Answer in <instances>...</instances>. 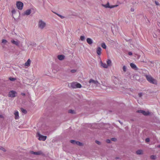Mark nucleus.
<instances>
[{
	"label": "nucleus",
	"instance_id": "6",
	"mask_svg": "<svg viewBox=\"0 0 160 160\" xmlns=\"http://www.w3.org/2000/svg\"><path fill=\"white\" fill-rule=\"evenodd\" d=\"M17 94L16 92L12 90L9 92L8 96L11 98H14L16 96V95Z\"/></svg>",
	"mask_w": 160,
	"mask_h": 160
},
{
	"label": "nucleus",
	"instance_id": "17",
	"mask_svg": "<svg viewBox=\"0 0 160 160\" xmlns=\"http://www.w3.org/2000/svg\"><path fill=\"white\" fill-rule=\"evenodd\" d=\"M101 66L104 68H107L108 67V65L105 63H103L102 61L101 62Z\"/></svg>",
	"mask_w": 160,
	"mask_h": 160
},
{
	"label": "nucleus",
	"instance_id": "3",
	"mask_svg": "<svg viewBox=\"0 0 160 160\" xmlns=\"http://www.w3.org/2000/svg\"><path fill=\"white\" fill-rule=\"evenodd\" d=\"M136 112L138 113H142L143 115L145 116H148L150 115V113L149 111L146 112L144 110H137L136 111Z\"/></svg>",
	"mask_w": 160,
	"mask_h": 160
},
{
	"label": "nucleus",
	"instance_id": "12",
	"mask_svg": "<svg viewBox=\"0 0 160 160\" xmlns=\"http://www.w3.org/2000/svg\"><path fill=\"white\" fill-rule=\"evenodd\" d=\"M65 56L63 55H58V58L60 60H62L65 58Z\"/></svg>",
	"mask_w": 160,
	"mask_h": 160
},
{
	"label": "nucleus",
	"instance_id": "51",
	"mask_svg": "<svg viewBox=\"0 0 160 160\" xmlns=\"http://www.w3.org/2000/svg\"><path fill=\"white\" fill-rule=\"evenodd\" d=\"M2 117H2V115H0V118H2Z\"/></svg>",
	"mask_w": 160,
	"mask_h": 160
},
{
	"label": "nucleus",
	"instance_id": "13",
	"mask_svg": "<svg viewBox=\"0 0 160 160\" xmlns=\"http://www.w3.org/2000/svg\"><path fill=\"white\" fill-rule=\"evenodd\" d=\"M87 43L89 45L92 44L93 43V41L92 39L89 38H88L86 40Z\"/></svg>",
	"mask_w": 160,
	"mask_h": 160
},
{
	"label": "nucleus",
	"instance_id": "25",
	"mask_svg": "<svg viewBox=\"0 0 160 160\" xmlns=\"http://www.w3.org/2000/svg\"><path fill=\"white\" fill-rule=\"evenodd\" d=\"M54 13L57 15L59 17L62 19H63L65 18V17L63 16H62L59 14H58L56 12H54Z\"/></svg>",
	"mask_w": 160,
	"mask_h": 160
},
{
	"label": "nucleus",
	"instance_id": "39",
	"mask_svg": "<svg viewBox=\"0 0 160 160\" xmlns=\"http://www.w3.org/2000/svg\"><path fill=\"white\" fill-rule=\"evenodd\" d=\"M155 3L156 5L157 6H159L160 5L159 2L157 1H155Z\"/></svg>",
	"mask_w": 160,
	"mask_h": 160
},
{
	"label": "nucleus",
	"instance_id": "20",
	"mask_svg": "<svg viewBox=\"0 0 160 160\" xmlns=\"http://www.w3.org/2000/svg\"><path fill=\"white\" fill-rule=\"evenodd\" d=\"M43 153L42 151H39L37 152H35V154L36 155H42Z\"/></svg>",
	"mask_w": 160,
	"mask_h": 160
},
{
	"label": "nucleus",
	"instance_id": "2",
	"mask_svg": "<svg viewBox=\"0 0 160 160\" xmlns=\"http://www.w3.org/2000/svg\"><path fill=\"white\" fill-rule=\"evenodd\" d=\"M102 6L105 7L106 8H113L117 7L118 5H110V4L109 2H107L106 4H101Z\"/></svg>",
	"mask_w": 160,
	"mask_h": 160
},
{
	"label": "nucleus",
	"instance_id": "34",
	"mask_svg": "<svg viewBox=\"0 0 160 160\" xmlns=\"http://www.w3.org/2000/svg\"><path fill=\"white\" fill-rule=\"evenodd\" d=\"M80 38V39L82 41H84L85 39V37L83 36H81Z\"/></svg>",
	"mask_w": 160,
	"mask_h": 160
},
{
	"label": "nucleus",
	"instance_id": "18",
	"mask_svg": "<svg viewBox=\"0 0 160 160\" xmlns=\"http://www.w3.org/2000/svg\"><path fill=\"white\" fill-rule=\"evenodd\" d=\"M107 65L108 66H111L112 65V62L110 59H108L107 61Z\"/></svg>",
	"mask_w": 160,
	"mask_h": 160
},
{
	"label": "nucleus",
	"instance_id": "53",
	"mask_svg": "<svg viewBox=\"0 0 160 160\" xmlns=\"http://www.w3.org/2000/svg\"><path fill=\"white\" fill-rule=\"evenodd\" d=\"M150 62L151 63H152V61H151Z\"/></svg>",
	"mask_w": 160,
	"mask_h": 160
},
{
	"label": "nucleus",
	"instance_id": "40",
	"mask_svg": "<svg viewBox=\"0 0 160 160\" xmlns=\"http://www.w3.org/2000/svg\"><path fill=\"white\" fill-rule=\"evenodd\" d=\"M106 142L107 143H110L111 142V140H110V139H107L106 141Z\"/></svg>",
	"mask_w": 160,
	"mask_h": 160
},
{
	"label": "nucleus",
	"instance_id": "41",
	"mask_svg": "<svg viewBox=\"0 0 160 160\" xmlns=\"http://www.w3.org/2000/svg\"><path fill=\"white\" fill-rule=\"evenodd\" d=\"M145 141L146 142H149L150 141V139L148 138H146L145 139Z\"/></svg>",
	"mask_w": 160,
	"mask_h": 160
},
{
	"label": "nucleus",
	"instance_id": "23",
	"mask_svg": "<svg viewBox=\"0 0 160 160\" xmlns=\"http://www.w3.org/2000/svg\"><path fill=\"white\" fill-rule=\"evenodd\" d=\"M101 47L104 49H106V46L104 42H103L101 44Z\"/></svg>",
	"mask_w": 160,
	"mask_h": 160
},
{
	"label": "nucleus",
	"instance_id": "35",
	"mask_svg": "<svg viewBox=\"0 0 160 160\" xmlns=\"http://www.w3.org/2000/svg\"><path fill=\"white\" fill-rule=\"evenodd\" d=\"M122 69L124 72H126V67L125 66H124L122 68Z\"/></svg>",
	"mask_w": 160,
	"mask_h": 160
},
{
	"label": "nucleus",
	"instance_id": "45",
	"mask_svg": "<svg viewBox=\"0 0 160 160\" xmlns=\"http://www.w3.org/2000/svg\"><path fill=\"white\" fill-rule=\"evenodd\" d=\"M128 54L129 55H132V53L131 52H129L128 53Z\"/></svg>",
	"mask_w": 160,
	"mask_h": 160
},
{
	"label": "nucleus",
	"instance_id": "4",
	"mask_svg": "<svg viewBox=\"0 0 160 160\" xmlns=\"http://www.w3.org/2000/svg\"><path fill=\"white\" fill-rule=\"evenodd\" d=\"M37 134L39 137L38 139L39 140L45 141L46 140L47 138L46 136H44L41 135L38 132H37Z\"/></svg>",
	"mask_w": 160,
	"mask_h": 160
},
{
	"label": "nucleus",
	"instance_id": "22",
	"mask_svg": "<svg viewBox=\"0 0 160 160\" xmlns=\"http://www.w3.org/2000/svg\"><path fill=\"white\" fill-rule=\"evenodd\" d=\"M75 144L79 146H82L83 145L82 143L79 142V141H76Z\"/></svg>",
	"mask_w": 160,
	"mask_h": 160
},
{
	"label": "nucleus",
	"instance_id": "37",
	"mask_svg": "<svg viewBox=\"0 0 160 160\" xmlns=\"http://www.w3.org/2000/svg\"><path fill=\"white\" fill-rule=\"evenodd\" d=\"M30 45H32V46H34V47H35L36 46V43H34V42H32L30 44Z\"/></svg>",
	"mask_w": 160,
	"mask_h": 160
},
{
	"label": "nucleus",
	"instance_id": "15",
	"mask_svg": "<svg viewBox=\"0 0 160 160\" xmlns=\"http://www.w3.org/2000/svg\"><path fill=\"white\" fill-rule=\"evenodd\" d=\"M101 48L100 47L97 48V53L98 55H100L101 54Z\"/></svg>",
	"mask_w": 160,
	"mask_h": 160
},
{
	"label": "nucleus",
	"instance_id": "30",
	"mask_svg": "<svg viewBox=\"0 0 160 160\" xmlns=\"http://www.w3.org/2000/svg\"><path fill=\"white\" fill-rule=\"evenodd\" d=\"M156 158V156L154 155H151L150 156V158L152 159H155Z\"/></svg>",
	"mask_w": 160,
	"mask_h": 160
},
{
	"label": "nucleus",
	"instance_id": "1",
	"mask_svg": "<svg viewBox=\"0 0 160 160\" xmlns=\"http://www.w3.org/2000/svg\"><path fill=\"white\" fill-rule=\"evenodd\" d=\"M145 76L147 80L149 82L155 85L157 84V80L153 78L151 76L146 75Z\"/></svg>",
	"mask_w": 160,
	"mask_h": 160
},
{
	"label": "nucleus",
	"instance_id": "29",
	"mask_svg": "<svg viewBox=\"0 0 160 160\" xmlns=\"http://www.w3.org/2000/svg\"><path fill=\"white\" fill-rule=\"evenodd\" d=\"M9 79L11 81H14L16 80V79L15 78H13L12 77H10L9 78Z\"/></svg>",
	"mask_w": 160,
	"mask_h": 160
},
{
	"label": "nucleus",
	"instance_id": "28",
	"mask_svg": "<svg viewBox=\"0 0 160 160\" xmlns=\"http://www.w3.org/2000/svg\"><path fill=\"white\" fill-rule=\"evenodd\" d=\"M0 150H1L3 151L4 152H5L6 151V149L4 148L3 147L0 146Z\"/></svg>",
	"mask_w": 160,
	"mask_h": 160
},
{
	"label": "nucleus",
	"instance_id": "7",
	"mask_svg": "<svg viewBox=\"0 0 160 160\" xmlns=\"http://www.w3.org/2000/svg\"><path fill=\"white\" fill-rule=\"evenodd\" d=\"M17 7L18 9L21 10L22 9L23 3L21 2L18 1L16 3Z\"/></svg>",
	"mask_w": 160,
	"mask_h": 160
},
{
	"label": "nucleus",
	"instance_id": "10",
	"mask_svg": "<svg viewBox=\"0 0 160 160\" xmlns=\"http://www.w3.org/2000/svg\"><path fill=\"white\" fill-rule=\"evenodd\" d=\"M89 83H93L94 85H97L98 84V82L97 81H96L93 80L92 79H91L89 81Z\"/></svg>",
	"mask_w": 160,
	"mask_h": 160
},
{
	"label": "nucleus",
	"instance_id": "9",
	"mask_svg": "<svg viewBox=\"0 0 160 160\" xmlns=\"http://www.w3.org/2000/svg\"><path fill=\"white\" fill-rule=\"evenodd\" d=\"M31 9H29L26 10L24 12L23 14V15H29L31 13Z\"/></svg>",
	"mask_w": 160,
	"mask_h": 160
},
{
	"label": "nucleus",
	"instance_id": "26",
	"mask_svg": "<svg viewBox=\"0 0 160 160\" xmlns=\"http://www.w3.org/2000/svg\"><path fill=\"white\" fill-rule=\"evenodd\" d=\"M68 112L69 113H71L72 114L75 113L74 110H72V109H70V110H68Z\"/></svg>",
	"mask_w": 160,
	"mask_h": 160
},
{
	"label": "nucleus",
	"instance_id": "19",
	"mask_svg": "<svg viewBox=\"0 0 160 160\" xmlns=\"http://www.w3.org/2000/svg\"><path fill=\"white\" fill-rule=\"evenodd\" d=\"M136 153L138 155H141L142 154V151L141 150H138L136 151Z\"/></svg>",
	"mask_w": 160,
	"mask_h": 160
},
{
	"label": "nucleus",
	"instance_id": "44",
	"mask_svg": "<svg viewBox=\"0 0 160 160\" xmlns=\"http://www.w3.org/2000/svg\"><path fill=\"white\" fill-rule=\"evenodd\" d=\"M30 153H31V154H35V152H34L33 151H30Z\"/></svg>",
	"mask_w": 160,
	"mask_h": 160
},
{
	"label": "nucleus",
	"instance_id": "48",
	"mask_svg": "<svg viewBox=\"0 0 160 160\" xmlns=\"http://www.w3.org/2000/svg\"><path fill=\"white\" fill-rule=\"evenodd\" d=\"M131 11L132 12H133L134 11V9L133 8H131Z\"/></svg>",
	"mask_w": 160,
	"mask_h": 160
},
{
	"label": "nucleus",
	"instance_id": "16",
	"mask_svg": "<svg viewBox=\"0 0 160 160\" xmlns=\"http://www.w3.org/2000/svg\"><path fill=\"white\" fill-rule=\"evenodd\" d=\"M31 60L29 59L27 62L25 63V65L27 66H29L30 65Z\"/></svg>",
	"mask_w": 160,
	"mask_h": 160
},
{
	"label": "nucleus",
	"instance_id": "50",
	"mask_svg": "<svg viewBox=\"0 0 160 160\" xmlns=\"http://www.w3.org/2000/svg\"><path fill=\"white\" fill-rule=\"evenodd\" d=\"M157 147L158 148H160V145H158Z\"/></svg>",
	"mask_w": 160,
	"mask_h": 160
},
{
	"label": "nucleus",
	"instance_id": "38",
	"mask_svg": "<svg viewBox=\"0 0 160 160\" xmlns=\"http://www.w3.org/2000/svg\"><path fill=\"white\" fill-rule=\"evenodd\" d=\"M111 140L115 142L117 141V139L115 138H112L111 139Z\"/></svg>",
	"mask_w": 160,
	"mask_h": 160
},
{
	"label": "nucleus",
	"instance_id": "33",
	"mask_svg": "<svg viewBox=\"0 0 160 160\" xmlns=\"http://www.w3.org/2000/svg\"><path fill=\"white\" fill-rule=\"evenodd\" d=\"M76 141L74 140H72L70 141V142L73 144H75Z\"/></svg>",
	"mask_w": 160,
	"mask_h": 160
},
{
	"label": "nucleus",
	"instance_id": "5",
	"mask_svg": "<svg viewBox=\"0 0 160 160\" xmlns=\"http://www.w3.org/2000/svg\"><path fill=\"white\" fill-rule=\"evenodd\" d=\"M38 27L41 29H43L46 26V23L42 20H40L38 22Z\"/></svg>",
	"mask_w": 160,
	"mask_h": 160
},
{
	"label": "nucleus",
	"instance_id": "11",
	"mask_svg": "<svg viewBox=\"0 0 160 160\" xmlns=\"http://www.w3.org/2000/svg\"><path fill=\"white\" fill-rule=\"evenodd\" d=\"M130 65L132 68L136 70H138V68L136 66L135 64L133 63H130Z\"/></svg>",
	"mask_w": 160,
	"mask_h": 160
},
{
	"label": "nucleus",
	"instance_id": "43",
	"mask_svg": "<svg viewBox=\"0 0 160 160\" xmlns=\"http://www.w3.org/2000/svg\"><path fill=\"white\" fill-rule=\"evenodd\" d=\"M76 70H75V69H72V70L71 71V72L72 73H74V72H76Z\"/></svg>",
	"mask_w": 160,
	"mask_h": 160
},
{
	"label": "nucleus",
	"instance_id": "27",
	"mask_svg": "<svg viewBox=\"0 0 160 160\" xmlns=\"http://www.w3.org/2000/svg\"><path fill=\"white\" fill-rule=\"evenodd\" d=\"M76 88H81L82 87L81 85L79 83H76Z\"/></svg>",
	"mask_w": 160,
	"mask_h": 160
},
{
	"label": "nucleus",
	"instance_id": "8",
	"mask_svg": "<svg viewBox=\"0 0 160 160\" xmlns=\"http://www.w3.org/2000/svg\"><path fill=\"white\" fill-rule=\"evenodd\" d=\"M11 42L13 44L17 46H19V44L20 43V42L18 40H16V41H15L13 39H12L11 40Z\"/></svg>",
	"mask_w": 160,
	"mask_h": 160
},
{
	"label": "nucleus",
	"instance_id": "42",
	"mask_svg": "<svg viewBox=\"0 0 160 160\" xmlns=\"http://www.w3.org/2000/svg\"><path fill=\"white\" fill-rule=\"evenodd\" d=\"M138 96L139 97H141L142 95V92L139 93L138 94Z\"/></svg>",
	"mask_w": 160,
	"mask_h": 160
},
{
	"label": "nucleus",
	"instance_id": "21",
	"mask_svg": "<svg viewBox=\"0 0 160 160\" xmlns=\"http://www.w3.org/2000/svg\"><path fill=\"white\" fill-rule=\"evenodd\" d=\"M76 82H72L71 83V86L72 88H76Z\"/></svg>",
	"mask_w": 160,
	"mask_h": 160
},
{
	"label": "nucleus",
	"instance_id": "24",
	"mask_svg": "<svg viewBox=\"0 0 160 160\" xmlns=\"http://www.w3.org/2000/svg\"><path fill=\"white\" fill-rule=\"evenodd\" d=\"M21 110L22 112L24 113V114L27 113V111L25 109H24L22 108H21Z\"/></svg>",
	"mask_w": 160,
	"mask_h": 160
},
{
	"label": "nucleus",
	"instance_id": "31",
	"mask_svg": "<svg viewBox=\"0 0 160 160\" xmlns=\"http://www.w3.org/2000/svg\"><path fill=\"white\" fill-rule=\"evenodd\" d=\"M16 13V10H15V9H13L12 11V17L13 18H14L13 16V14H15Z\"/></svg>",
	"mask_w": 160,
	"mask_h": 160
},
{
	"label": "nucleus",
	"instance_id": "47",
	"mask_svg": "<svg viewBox=\"0 0 160 160\" xmlns=\"http://www.w3.org/2000/svg\"><path fill=\"white\" fill-rule=\"evenodd\" d=\"M118 121L121 125L123 124V122H121L120 120H118Z\"/></svg>",
	"mask_w": 160,
	"mask_h": 160
},
{
	"label": "nucleus",
	"instance_id": "46",
	"mask_svg": "<svg viewBox=\"0 0 160 160\" xmlns=\"http://www.w3.org/2000/svg\"><path fill=\"white\" fill-rule=\"evenodd\" d=\"M21 95L22 96H24L25 95V94L24 93H23V92H22L21 93Z\"/></svg>",
	"mask_w": 160,
	"mask_h": 160
},
{
	"label": "nucleus",
	"instance_id": "32",
	"mask_svg": "<svg viewBox=\"0 0 160 160\" xmlns=\"http://www.w3.org/2000/svg\"><path fill=\"white\" fill-rule=\"evenodd\" d=\"M8 42L5 39H3L2 40V43L4 44H5Z\"/></svg>",
	"mask_w": 160,
	"mask_h": 160
},
{
	"label": "nucleus",
	"instance_id": "36",
	"mask_svg": "<svg viewBox=\"0 0 160 160\" xmlns=\"http://www.w3.org/2000/svg\"><path fill=\"white\" fill-rule=\"evenodd\" d=\"M95 142L99 145H100L101 144V142L98 141L96 140Z\"/></svg>",
	"mask_w": 160,
	"mask_h": 160
},
{
	"label": "nucleus",
	"instance_id": "49",
	"mask_svg": "<svg viewBox=\"0 0 160 160\" xmlns=\"http://www.w3.org/2000/svg\"><path fill=\"white\" fill-rule=\"evenodd\" d=\"M111 30H112V33L114 34L113 30V29H112V27H111Z\"/></svg>",
	"mask_w": 160,
	"mask_h": 160
},
{
	"label": "nucleus",
	"instance_id": "52",
	"mask_svg": "<svg viewBox=\"0 0 160 160\" xmlns=\"http://www.w3.org/2000/svg\"><path fill=\"white\" fill-rule=\"evenodd\" d=\"M118 158H119L118 157H116L115 158V159H118Z\"/></svg>",
	"mask_w": 160,
	"mask_h": 160
},
{
	"label": "nucleus",
	"instance_id": "14",
	"mask_svg": "<svg viewBox=\"0 0 160 160\" xmlns=\"http://www.w3.org/2000/svg\"><path fill=\"white\" fill-rule=\"evenodd\" d=\"M14 114L15 115V119H18L19 118L18 112L17 111H15Z\"/></svg>",
	"mask_w": 160,
	"mask_h": 160
}]
</instances>
